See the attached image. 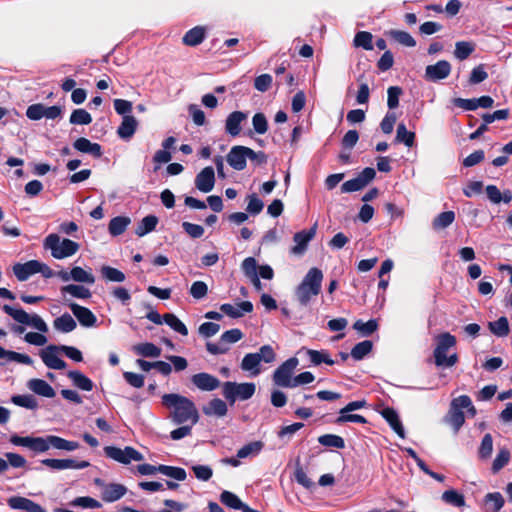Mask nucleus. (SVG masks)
<instances>
[{
    "label": "nucleus",
    "instance_id": "29",
    "mask_svg": "<svg viewBox=\"0 0 512 512\" xmlns=\"http://www.w3.org/2000/svg\"><path fill=\"white\" fill-rule=\"evenodd\" d=\"M132 351L141 357L157 358L161 355V348L151 342L136 344L132 347Z\"/></svg>",
    "mask_w": 512,
    "mask_h": 512
},
{
    "label": "nucleus",
    "instance_id": "33",
    "mask_svg": "<svg viewBox=\"0 0 512 512\" xmlns=\"http://www.w3.org/2000/svg\"><path fill=\"white\" fill-rule=\"evenodd\" d=\"M53 326L59 332L69 333L76 328L77 324L70 314L65 313L54 319Z\"/></svg>",
    "mask_w": 512,
    "mask_h": 512
},
{
    "label": "nucleus",
    "instance_id": "9",
    "mask_svg": "<svg viewBox=\"0 0 512 512\" xmlns=\"http://www.w3.org/2000/svg\"><path fill=\"white\" fill-rule=\"evenodd\" d=\"M50 435L45 437L12 435L10 442L15 446L25 447L35 453H44L50 449Z\"/></svg>",
    "mask_w": 512,
    "mask_h": 512
},
{
    "label": "nucleus",
    "instance_id": "3",
    "mask_svg": "<svg viewBox=\"0 0 512 512\" xmlns=\"http://www.w3.org/2000/svg\"><path fill=\"white\" fill-rule=\"evenodd\" d=\"M463 409L467 410V414L470 417H474L476 415V409L472 400L467 395H461L454 398L450 403L448 413L444 417V421L452 427L454 433H458L465 423V414Z\"/></svg>",
    "mask_w": 512,
    "mask_h": 512
},
{
    "label": "nucleus",
    "instance_id": "39",
    "mask_svg": "<svg viewBox=\"0 0 512 512\" xmlns=\"http://www.w3.org/2000/svg\"><path fill=\"white\" fill-rule=\"evenodd\" d=\"M50 448L65 451H74L79 448V443L75 441H69L59 436L50 435Z\"/></svg>",
    "mask_w": 512,
    "mask_h": 512
},
{
    "label": "nucleus",
    "instance_id": "48",
    "mask_svg": "<svg viewBox=\"0 0 512 512\" xmlns=\"http://www.w3.org/2000/svg\"><path fill=\"white\" fill-rule=\"evenodd\" d=\"M163 320L175 332L183 336H186L188 334L187 327L176 315L167 313L163 315Z\"/></svg>",
    "mask_w": 512,
    "mask_h": 512
},
{
    "label": "nucleus",
    "instance_id": "53",
    "mask_svg": "<svg viewBox=\"0 0 512 512\" xmlns=\"http://www.w3.org/2000/svg\"><path fill=\"white\" fill-rule=\"evenodd\" d=\"M11 401L20 407L34 410L38 407L37 400L32 395H15Z\"/></svg>",
    "mask_w": 512,
    "mask_h": 512
},
{
    "label": "nucleus",
    "instance_id": "17",
    "mask_svg": "<svg viewBox=\"0 0 512 512\" xmlns=\"http://www.w3.org/2000/svg\"><path fill=\"white\" fill-rule=\"evenodd\" d=\"M248 118V114L242 111H234L230 113L225 120V131L232 137H236L241 133L242 123Z\"/></svg>",
    "mask_w": 512,
    "mask_h": 512
},
{
    "label": "nucleus",
    "instance_id": "24",
    "mask_svg": "<svg viewBox=\"0 0 512 512\" xmlns=\"http://www.w3.org/2000/svg\"><path fill=\"white\" fill-rule=\"evenodd\" d=\"M127 492V488L118 483L107 484L101 491V498L105 502H115L121 499Z\"/></svg>",
    "mask_w": 512,
    "mask_h": 512
},
{
    "label": "nucleus",
    "instance_id": "47",
    "mask_svg": "<svg viewBox=\"0 0 512 512\" xmlns=\"http://www.w3.org/2000/svg\"><path fill=\"white\" fill-rule=\"evenodd\" d=\"M100 272L102 277L110 282L121 283L126 279V276L122 271L108 265L102 266Z\"/></svg>",
    "mask_w": 512,
    "mask_h": 512
},
{
    "label": "nucleus",
    "instance_id": "57",
    "mask_svg": "<svg viewBox=\"0 0 512 512\" xmlns=\"http://www.w3.org/2000/svg\"><path fill=\"white\" fill-rule=\"evenodd\" d=\"M354 45L356 47H362L365 50H372V34L366 31L358 32L354 38Z\"/></svg>",
    "mask_w": 512,
    "mask_h": 512
},
{
    "label": "nucleus",
    "instance_id": "12",
    "mask_svg": "<svg viewBox=\"0 0 512 512\" xmlns=\"http://www.w3.org/2000/svg\"><path fill=\"white\" fill-rule=\"evenodd\" d=\"M60 352L61 345H49L41 350L40 357L48 368L62 370L66 367V363L59 357Z\"/></svg>",
    "mask_w": 512,
    "mask_h": 512
},
{
    "label": "nucleus",
    "instance_id": "43",
    "mask_svg": "<svg viewBox=\"0 0 512 512\" xmlns=\"http://www.w3.org/2000/svg\"><path fill=\"white\" fill-rule=\"evenodd\" d=\"M159 473L178 481H184L187 477L186 471L180 467L158 465Z\"/></svg>",
    "mask_w": 512,
    "mask_h": 512
},
{
    "label": "nucleus",
    "instance_id": "37",
    "mask_svg": "<svg viewBox=\"0 0 512 512\" xmlns=\"http://www.w3.org/2000/svg\"><path fill=\"white\" fill-rule=\"evenodd\" d=\"M205 38V29L197 26L190 29L183 37L184 44L188 46H196L200 44Z\"/></svg>",
    "mask_w": 512,
    "mask_h": 512
},
{
    "label": "nucleus",
    "instance_id": "13",
    "mask_svg": "<svg viewBox=\"0 0 512 512\" xmlns=\"http://www.w3.org/2000/svg\"><path fill=\"white\" fill-rule=\"evenodd\" d=\"M216 182L215 171L213 167L203 168L195 177V187L202 193H209L214 189Z\"/></svg>",
    "mask_w": 512,
    "mask_h": 512
},
{
    "label": "nucleus",
    "instance_id": "34",
    "mask_svg": "<svg viewBox=\"0 0 512 512\" xmlns=\"http://www.w3.org/2000/svg\"><path fill=\"white\" fill-rule=\"evenodd\" d=\"M131 223V219L126 216H117L110 220L108 230L112 236H118L125 232Z\"/></svg>",
    "mask_w": 512,
    "mask_h": 512
},
{
    "label": "nucleus",
    "instance_id": "55",
    "mask_svg": "<svg viewBox=\"0 0 512 512\" xmlns=\"http://www.w3.org/2000/svg\"><path fill=\"white\" fill-rule=\"evenodd\" d=\"M92 122V116L84 109H76L70 116V123L74 125H88Z\"/></svg>",
    "mask_w": 512,
    "mask_h": 512
},
{
    "label": "nucleus",
    "instance_id": "6",
    "mask_svg": "<svg viewBox=\"0 0 512 512\" xmlns=\"http://www.w3.org/2000/svg\"><path fill=\"white\" fill-rule=\"evenodd\" d=\"M44 247L50 250L55 259H65L76 254L80 245L70 239L61 238L58 234H50L44 240Z\"/></svg>",
    "mask_w": 512,
    "mask_h": 512
},
{
    "label": "nucleus",
    "instance_id": "56",
    "mask_svg": "<svg viewBox=\"0 0 512 512\" xmlns=\"http://www.w3.org/2000/svg\"><path fill=\"white\" fill-rule=\"evenodd\" d=\"M474 51V45L470 42L460 41L455 44L454 55L459 60L466 59Z\"/></svg>",
    "mask_w": 512,
    "mask_h": 512
},
{
    "label": "nucleus",
    "instance_id": "31",
    "mask_svg": "<svg viewBox=\"0 0 512 512\" xmlns=\"http://www.w3.org/2000/svg\"><path fill=\"white\" fill-rule=\"evenodd\" d=\"M260 358L256 353H248L241 362V369L250 372L253 376L260 374Z\"/></svg>",
    "mask_w": 512,
    "mask_h": 512
},
{
    "label": "nucleus",
    "instance_id": "22",
    "mask_svg": "<svg viewBox=\"0 0 512 512\" xmlns=\"http://www.w3.org/2000/svg\"><path fill=\"white\" fill-rule=\"evenodd\" d=\"M297 354L305 355L309 359L311 364L316 365V366L320 365L322 363H325L328 365L334 364V360H332L330 358V355L328 354V352H326L324 350L318 351V350L307 349V348L302 347L301 349L298 350Z\"/></svg>",
    "mask_w": 512,
    "mask_h": 512
},
{
    "label": "nucleus",
    "instance_id": "36",
    "mask_svg": "<svg viewBox=\"0 0 512 512\" xmlns=\"http://www.w3.org/2000/svg\"><path fill=\"white\" fill-rule=\"evenodd\" d=\"M61 293L63 295L69 294L78 299H88L91 297V292L88 288L77 284H69L63 286L61 288Z\"/></svg>",
    "mask_w": 512,
    "mask_h": 512
},
{
    "label": "nucleus",
    "instance_id": "11",
    "mask_svg": "<svg viewBox=\"0 0 512 512\" xmlns=\"http://www.w3.org/2000/svg\"><path fill=\"white\" fill-rule=\"evenodd\" d=\"M376 172L373 168L367 167L357 177L344 182L341 190L344 193L356 192L363 189L375 178Z\"/></svg>",
    "mask_w": 512,
    "mask_h": 512
},
{
    "label": "nucleus",
    "instance_id": "49",
    "mask_svg": "<svg viewBox=\"0 0 512 512\" xmlns=\"http://www.w3.org/2000/svg\"><path fill=\"white\" fill-rule=\"evenodd\" d=\"M415 133L408 131L405 124L400 123L397 126L396 131V141L404 143L407 147H412L414 145Z\"/></svg>",
    "mask_w": 512,
    "mask_h": 512
},
{
    "label": "nucleus",
    "instance_id": "5",
    "mask_svg": "<svg viewBox=\"0 0 512 512\" xmlns=\"http://www.w3.org/2000/svg\"><path fill=\"white\" fill-rule=\"evenodd\" d=\"M434 361L438 367H452L458 362L457 353L448 354L456 346V337L448 332L435 337Z\"/></svg>",
    "mask_w": 512,
    "mask_h": 512
},
{
    "label": "nucleus",
    "instance_id": "15",
    "mask_svg": "<svg viewBox=\"0 0 512 512\" xmlns=\"http://www.w3.org/2000/svg\"><path fill=\"white\" fill-rule=\"evenodd\" d=\"M316 229L317 224L315 223L309 230L297 232L293 237L295 245L291 248V253L294 255L304 254L308 243L315 237Z\"/></svg>",
    "mask_w": 512,
    "mask_h": 512
},
{
    "label": "nucleus",
    "instance_id": "25",
    "mask_svg": "<svg viewBox=\"0 0 512 512\" xmlns=\"http://www.w3.org/2000/svg\"><path fill=\"white\" fill-rule=\"evenodd\" d=\"M382 417L389 423L390 427L395 431V433L401 437L405 438L404 427L399 419L398 413L393 408H384L381 412Z\"/></svg>",
    "mask_w": 512,
    "mask_h": 512
},
{
    "label": "nucleus",
    "instance_id": "28",
    "mask_svg": "<svg viewBox=\"0 0 512 512\" xmlns=\"http://www.w3.org/2000/svg\"><path fill=\"white\" fill-rule=\"evenodd\" d=\"M74 148L82 153L91 154L95 157H100L102 155L101 146L98 143H92L89 139L80 137L78 138L74 144Z\"/></svg>",
    "mask_w": 512,
    "mask_h": 512
},
{
    "label": "nucleus",
    "instance_id": "10",
    "mask_svg": "<svg viewBox=\"0 0 512 512\" xmlns=\"http://www.w3.org/2000/svg\"><path fill=\"white\" fill-rule=\"evenodd\" d=\"M104 453L108 458L124 465L130 464L132 461L139 462L144 459L139 451L130 446H126L123 449L116 446H106L104 447Z\"/></svg>",
    "mask_w": 512,
    "mask_h": 512
},
{
    "label": "nucleus",
    "instance_id": "44",
    "mask_svg": "<svg viewBox=\"0 0 512 512\" xmlns=\"http://www.w3.org/2000/svg\"><path fill=\"white\" fill-rule=\"evenodd\" d=\"M490 331L497 337H505L509 334L510 327L506 317H500L494 322H489Z\"/></svg>",
    "mask_w": 512,
    "mask_h": 512
},
{
    "label": "nucleus",
    "instance_id": "38",
    "mask_svg": "<svg viewBox=\"0 0 512 512\" xmlns=\"http://www.w3.org/2000/svg\"><path fill=\"white\" fill-rule=\"evenodd\" d=\"M72 280L79 283L94 284L95 277L91 270H84L82 267L75 266L71 269Z\"/></svg>",
    "mask_w": 512,
    "mask_h": 512
},
{
    "label": "nucleus",
    "instance_id": "50",
    "mask_svg": "<svg viewBox=\"0 0 512 512\" xmlns=\"http://www.w3.org/2000/svg\"><path fill=\"white\" fill-rule=\"evenodd\" d=\"M373 344L369 340L357 343L351 350V356L355 360L363 359L372 350Z\"/></svg>",
    "mask_w": 512,
    "mask_h": 512
},
{
    "label": "nucleus",
    "instance_id": "61",
    "mask_svg": "<svg viewBox=\"0 0 512 512\" xmlns=\"http://www.w3.org/2000/svg\"><path fill=\"white\" fill-rule=\"evenodd\" d=\"M390 35L400 44L406 47H414L416 45V41L414 38L405 31L393 30L390 32Z\"/></svg>",
    "mask_w": 512,
    "mask_h": 512
},
{
    "label": "nucleus",
    "instance_id": "8",
    "mask_svg": "<svg viewBox=\"0 0 512 512\" xmlns=\"http://www.w3.org/2000/svg\"><path fill=\"white\" fill-rule=\"evenodd\" d=\"M299 365L297 357H291L282 363L273 374V381L280 387L293 388L292 374Z\"/></svg>",
    "mask_w": 512,
    "mask_h": 512
},
{
    "label": "nucleus",
    "instance_id": "51",
    "mask_svg": "<svg viewBox=\"0 0 512 512\" xmlns=\"http://www.w3.org/2000/svg\"><path fill=\"white\" fill-rule=\"evenodd\" d=\"M442 500L455 507H462L465 505L464 496L456 490H447L442 494Z\"/></svg>",
    "mask_w": 512,
    "mask_h": 512
},
{
    "label": "nucleus",
    "instance_id": "45",
    "mask_svg": "<svg viewBox=\"0 0 512 512\" xmlns=\"http://www.w3.org/2000/svg\"><path fill=\"white\" fill-rule=\"evenodd\" d=\"M220 500L224 505L232 509L241 510L242 512L244 511V507L247 506L237 495L230 491H223L220 495Z\"/></svg>",
    "mask_w": 512,
    "mask_h": 512
},
{
    "label": "nucleus",
    "instance_id": "42",
    "mask_svg": "<svg viewBox=\"0 0 512 512\" xmlns=\"http://www.w3.org/2000/svg\"><path fill=\"white\" fill-rule=\"evenodd\" d=\"M0 359H7L8 361H15L21 364L31 365L33 360L30 356L15 351L5 350L0 346Z\"/></svg>",
    "mask_w": 512,
    "mask_h": 512
},
{
    "label": "nucleus",
    "instance_id": "30",
    "mask_svg": "<svg viewBox=\"0 0 512 512\" xmlns=\"http://www.w3.org/2000/svg\"><path fill=\"white\" fill-rule=\"evenodd\" d=\"M227 410L226 403L219 398L212 399L203 407V413L207 416L223 417Z\"/></svg>",
    "mask_w": 512,
    "mask_h": 512
},
{
    "label": "nucleus",
    "instance_id": "27",
    "mask_svg": "<svg viewBox=\"0 0 512 512\" xmlns=\"http://www.w3.org/2000/svg\"><path fill=\"white\" fill-rule=\"evenodd\" d=\"M137 126L138 122L134 116L125 115L117 129V134L121 139L128 140L134 135Z\"/></svg>",
    "mask_w": 512,
    "mask_h": 512
},
{
    "label": "nucleus",
    "instance_id": "60",
    "mask_svg": "<svg viewBox=\"0 0 512 512\" xmlns=\"http://www.w3.org/2000/svg\"><path fill=\"white\" fill-rule=\"evenodd\" d=\"M492 451H493L492 436L490 434H485L481 441V445L479 447V451H478L479 457L481 459H488L491 456Z\"/></svg>",
    "mask_w": 512,
    "mask_h": 512
},
{
    "label": "nucleus",
    "instance_id": "23",
    "mask_svg": "<svg viewBox=\"0 0 512 512\" xmlns=\"http://www.w3.org/2000/svg\"><path fill=\"white\" fill-rule=\"evenodd\" d=\"M37 266L38 260L17 263L13 266V272L19 281H26L30 276L37 274Z\"/></svg>",
    "mask_w": 512,
    "mask_h": 512
},
{
    "label": "nucleus",
    "instance_id": "52",
    "mask_svg": "<svg viewBox=\"0 0 512 512\" xmlns=\"http://www.w3.org/2000/svg\"><path fill=\"white\" fill-rule=\"evenodd\" d=\"M455 220V213L453 211H446L440 213L433 221L435 229H444L451 225Z\"/></svg>",
    "mask_w": 512,
    "mask_h": 512
},
{
    "label": "nucleus",
    "instance_id": "58",
    "mask_svg": "<svg viewBox=\"0 0 512 512\" xmlns=\"http://www.w3.org/2000/svg\"><path fill=\"white\" fill-rule=\"evenodd\" d=\"M510 460V452L509 450L503 448L501 449L498 454L496 455V458L493 461L492 464V471L494 473H497L500 471L504 466L508 464Z\"/></svg>",
    "mask_w": 512,
    "mask_h": 512
},
{
    "label": "nucleus",
    "instance_id": "18",
    "mask_svg": "<svg viewBox=\"0 0 512 512\" xmlns=\"http://www.w3.org/2000/svg\"><path fill=\"white\" fill-rule=\"evenodd\" d=\"M68 306L81 326L87 328L96 326L97 318L90 309L77 303H69Z\"/></svg>",
    "mask_w": 512,
    "mask_h": 512
},
{
    "label": "nucleus",
    "instance_id": "32",
    "mask_svg": "<svg viewBox=\"0 0 512 512\" xmlns=\"http://www.w3.org/2000/svg\"><path fill=\"white\" fill-rule=\"evenodd\" d=\"M486 194L493 204H499L501 201L509 203L512 200L511 191L506 190L502 193L495 185H488L486 187Z\"/></svg>",
    "mask_w": 512,
    "mask_h": 512
},
{
    "label": "nucleus",
    "instance_id": "62",
    "mask_svg": "<svg viewBox=\"0 0 512 512\" xmlns=\"http://www.w3.org/2000/svg\"><path fill=\"white\" fill-rule=\"evenodd\" d=\"M252 125L257 134H265L268 130L267 118L263 113H256L252 118Z\"/></svg>",
    "mask_w": 512,
    "mask_h": 512
},
{
    "label": "nucleus",
    "instance_id": "46",
    "mask_svg": "<svg viewBox=\"0 0 512 512\" xmlns=\"http://www.w3.org/2000/svg\"><path fill=\"white\" fill-rule=\"evenodd\" d=\"M262 448L263 443L261 441L250 442L237 451V457L244 459L256 456L261 452Z\"/></svg>",
    "mask_w": 512,
    "mask_h": 512
},
{
    "label": "nucleus",
    "instance_id": "4",
    "mask_svg": "<svg viewBox=\"0 0 512 512\" xmlns=\"http://www.w3.org/2000/svg\"><path fill=\"white\" fill-rule=\"evenodd\" d=\"M322 280L323 273L320 269L313 267L307 272L295 290L296 299L302 306L308 305L320 293Z\"/></svg>",
    "mask_w": 512,
    "mask_h": 512
},
{
    "label": "nucleus",
    "instance_id": "1",
    "mask_svg": "<svg viewBox=\"0 0 512 512\" xmlns=\"http://www.w3.org/2000/svg\"><path fill=\"white\" fill-rule=\"evenodd\" d=\"M162 405L169 410V418L176 425L199 421V412L194 402L178 393H168L162 396Z\"/></svg>",
    "mask_w": 512,
    "mask_h": 512
},
{
    "label": "nucleus",
    "instance_id": "2",
    "mask_svg": "<svg viewBox=\"0 0 512 512\" xmlns=\"http://www.w3.org/2000/svg\"><path fill=\"white\" fill-rule=\"evenodd\" d=\"M3 311L16 322L32 327L38 331L26 333L24 335L25 342L35 346H44L47 344L48 338L45 336V333L48 332L49 328L42 317L35 313L29 314L21 308H13L9 305H4Z\"/></svg>",
    "mask_w": 512,
    "mask_h": 512
},
{
    "label": "nucleus",
    "instance_id": "20",
    "mask_svg": "<svg viewBox=\"0 0 512 512\" xmlns=\"http://www.w3.org/2000/svg\"><path fill=\"white\" fill-rule=\"evenodd\" d=\"M191 381L202 391H213L220 385V381L215 376L205 372L193 375Z\"/></svg>",
    "mask_w": 512,
    "mask_h": 512
},
{
    "label": "nucleus",
    "instance_id": "40",
    "mask_svg": "<svg viewBox=\"0 0 512 512\" xmlns=\"http://www.w3.org/2000/svg\"><path fill=\"white\" fill-rule=\"evenodd\" d=\"M157 223H158V218L156 216L148 215L140 221V223L138 224V226L135 230V233L139 237H143L144 235L153 231L156 228Z\"/></svg>",
    "mask_w": 512,
    "mask_h": 512
},
{
    "label": "nucleus",
    "instance_id": "14",
    "mask_svg": "<svg viewBox=\"0 0 512 512\" xmlns=\"http://www.w3.org/2000/svg\"><path fill=\"white\" fill-rule=\"evenodd\" d=\"M248 159V147L233 146L226 156L227 163L235 170L241 171L246 167Z\"/></svg>",
    "mask_w": 512,
    "mask_h": 512
},
{
    "label": "nucleus",
    "instance_id": "7",
    "mask_svg": "<svg viewBox=\"0 0 512 512\" xmlns=\"http://www.w3.org/2000/svg\"><path fill=\"white\" fill-rule=\"evenodd\" d=\"M256 390L254 383L225 382L223 384V396L233 404L236 400L250 399Z\"/></svg>",
    "mask_w": 512,
    "mask_h": 512
},
{
    "label": "nucleus",
    "instance_id": "26",
    "mask_svg": "<svg viewBox=\"0 0 512 512\" xmlns=\"http://www.w3.org/2000/svg\"><path fill=\"white\" fill-rule=\"evenodd\" d=\"M27 387L35 394L43 397L52 398L55 396L53 387L42 379H30L27 383Z\"/></svg>",
    "mask_w": 512,
    "mask_h": 512
},
{
    "label": "nucleus",
    "instance_id": "59",
    "mask_svg": "<svg viewBox=\"0 0 512 512\" xmlns=\"http://www.w3.org/2000/svg\"><path fill=\"white\" fill-rule=\"evenodd\" d=\"M377 326V322L373 319L367 322L358 320L353 325L354 329L360 332L363 336L371 335L373 332L376 331Z\"/></svg>",
    "mask_w": 512,
    "mask_h": 512
},
{
    "label": "nucleus",
    "instance_id": "35",
    "mask_svg": "<svg viewBox=\"0 0 512 512\" xmlns=\"http://www.w3.org/2000/svg\"><path fill=\"white\" fill-rule=\"evenodd\" d=\"M68 377L71 379L74 386L83 391H91L93 389V382L79 371H70Z\"/></svg>",
    "mask_w": 512,
    "mask_h": 512
},
{
    "label": "nucleus",
    "instance_id": "41",
    "mask_svg": "<svg viewBox=\"0 0 512 512\" xmlns=\"http://www.w3.org/2000/svg\"><path fill=\"white\" fill-rule=\"evenodd\" d=\"M503 505L504 499L500 493H488L485 496V508L487 512H499Z\"/></svg>",
    "mask_w": 512,
    "mask_h": 512
},
{
    "label": "nucleus",
    "instance_id": "19",
    "mask_svg": "<svg viewBox=\"0 0 512 512\" xmlns=\"http://www.w3.org/2000/svg\"><path fill=\"white\" fill-rule=\"evenodd\" d=\"M8 505L12 509L24 510L26 512H47L43 507L39 504L33 502L32 500L21 497V496H13L10 497L7 501Z\"/></svg>",
    "mask_w": 512,
    "mask_h": 512
},
{
    "label": "nucleus",
    "instance_id": "64",
    "mask_svg": "<svg viewBox=\"0 0 512 512\" xmlns=\"http://www.w3.org/2000/svg\"><path fill=\"white\" fill-rule=\"evenodd\" d=\"M45 105L41 103L32 104L26 110V116L33 121L44 118Z\"/></svg>",
    "mask_w": 512,
    "mask_h": 512
},
{
    "label": "nucleus",
    "instance_id": "63",
    "mask_svg": "<svg viewBox=\"0 0 512 512\" xmlns=\"http://www.w3.org/2000/svg\"><path fill=\"white\" fill-rule=\"evenodd\" d=\"M241 268H242L244 275L248 279L258 275L259 267L257 266V262H256L255 258H253V257H248V258L244 259V261L242 262Z\"/></svg>",
    "mask_w": 512,
    "mask_h": 512
},
{
    "label": "nucleus",
    "instance_id": "54",
    "mask_svg": "<svg viewBox=\"0 0 512 512\" xmlns=\"http://www.w3.org/2000/svg\"><path fill=\"white\" fill-rule=\"evenodd\" d=\"M318 442L327 447L342 449L345 446L343 438L333 434H325L318 438Z\"/></svg>",
    "mask_w": 512,
    "mask_h": 512
},
{
    "label": "nucleus",
    "instance_id": "16",
    "mask_svg": "<svg viewBox=\"0 0 512 512\" xmlns=\"http://www.w3.org/2000/svg\"><path fill=\"white\" fill-rule=\"evenodd\" d=\"M451 65L446 60H440L434 65H428L425 69V78L429 81H439L449 76Z\"/></svg>",
    "mask_w": 512,
    "mask_h": 512
},
{
    "label": "nucleus",
    "instance_id": "21",
    "mask_svg": "<svg viewBox=\"0 0 512 512\" xmlns=\"http://www.w3.org/2000/svg\"><path fill=\"white\" fill-rule=\"evenodd\" d=\"M220 310L231 318H240L246 313H250L253 310V304L250 301H243L236 305L222 304Z\"/></svg>",
    "mask_w": 512,
    "mask_h": 512
}]
</instances>
